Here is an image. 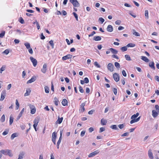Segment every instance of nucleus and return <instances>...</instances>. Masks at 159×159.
I'll use <instances>...</instances> for the list:
<instances>
[{
	"label": "nucleus",
	"instance_id": "f257e3e1",
	"mask_svg": "<svg viewBox=\"0 0 159 159\" xmlns=\"http://www.w3.org/2000/svg\"><path fill=\"white\" fill-rule=\"evenodd\" d=\"M0 153L5 155H8L10 157L13 156L11 150L9 149L2 150L0 151Z\"/></svg>",
	"mask_w": 159,
	"mask_h": 159
},
{
	"label": "nucleus",
	"instance_id": "f03ea898",
	"mask_svg": "<svg viewBox=\"0 0 159 159\" xmlns=\"http://www.w3.org/2000/svg\"><path fill=\"white\" fill-rule=\"evenodd\" d=\"M69 1L74 7H78L80 6V4L77 0H69Z\"/></svg>",
	"mask_w": 159,
	"mask_h": 159
},
{
	"label": "nucleus",
	"instance_id": "7ed1b4c3",
	"mask_svg": "<svg viewBox=\"0 0 159 159\" xmlns=\"http://www.w3.org/2000/svg\"><path fill=\"white\" fill-rule=\"evenodd\" d=\"M62 130H61L60 131V137L59 139L58 140V141L57 143V148L58 149L59 148V145L61 143V140L62 139Z\"/></svg>",
	"mask_w": 159,
	"mask_h": 159
},
{
	"label": "nucleus",
	"instance_id": "20e7f679",
	"mask_svg": "<svg viewBox=\"0 0 159 159\" xmlns=\"http://www.w3.org/2000/svg\"><path fill=\"white\" fill-rule=\"evenodd\" d=\"M114 67L113 65L111 63H109L107 65V69L111 72H112L113 71Z\"/></svg>",
	"mask_w": 159,
	"mask_h": 159
},
{
	"label": "nucleus",
	"instance_id": "39448f33",
	"mask_svg": "<svg viewBox=\"0 0 159 159\" xmlns=\"http://www.w3.org/2000/svg\"><path fill=\"white\" fill-rule=\"evenodd\" d=\"M99 152V151L98 150H96L95 151L90 153L88 155V157H93L98 153Z\"/></svg>",
	"mask_w": 159,
	"mask_h": 159
},
{
	"label": "nucleus",
	"instance_id": "423d86ee",
	"mask_svg": "<svg viewBox=\"0 0 159 159\" xmlns=\"http://www.w3.org/2000/svg\"><path fill=\"white\" fill-rule=\"evenodd\" d=\"M113 78L114 80L116 82H118L120 80L119 75L117 73H114L113 75Z\"/></svg>",
	"mask_w": 159,
	"mask_h": 159
},
{
	"label": "nucleus",
	"instance_id": "0eeeda50",
	"mask_svg": "<svg viewBox=\"0 0 159 159\" xmlns=\"http://www.w3.org/2000/svg\"><path fill=\"white\" fill-rule=\"evenodd\" d=\"M30 59L31 61L33 63L34 66V67H35L37 65V61L34 58L32 57H30Z\"/></svg>",
	"mask_w": 159,
	"mask_h": 159
},
{
	"label": "nucleus",
	"instance_id": "6e6552de",
	"mask_svg": "<svg viewBox=\"0 0 159 159\" xmlns=\"http://www.w3.org/2000/svg\"><path fill=\"white\" fill-rule=\"evenodd\" d=\"M6 96V92L5 90H3L2 91L1 94V98L0 99V101H2L5 98Z\"/></svg>",
	"mask_w": 159,
	"mask_h": 159
},
{
	"label": "nucleus",
	"instance_id": "1a4fd4ad",
	"mask_svg": "<svg viewBox=\"0 0 159 159\" xmlns=\"http://www.w3.org/2000/svg\"><path fill=\"white\" fill-rule=\"evenodd\" d=\"M30 107L31 109L30 113L31 114H34L36 112V109L34 106L32 105H30Z\"/></svg>",
	"mask_w": 159,
	"mask_h": 159
},
{
	"label": "nucleus",
	"instance_id": "9d476101",
	"mask_svg": "<svg viewBox=\"0 0 159 159\" xmlns=\"http://www.w3.org/2000/svg\"><path fill=\"white\" fill-rule=\"evenodd\" d=\"M72 55L70 54H68L66 55L63 57H62V60L63 61L66 60L67 59H70L72 58Z\"/></svg>",
	"mask_w": 159,
	"mask_h": 159
},
{
	"label": "nucleus",
	"instance_id": "9b49d317",
	"mask_svg": "<svg viewBox=\"0 0 159 159\" xmlns=\"http://www.w3.org/2000/svg\"><path fill=\"white\" fill-rule=\"evenodd\" d=\"M47 70V65L46 64H44L43 68L41 69V71L43 73H45Z\"/></svg>",
	"mask_w": 159,
	"mask_h": 159
},
{
	"label": "nucleus",
	"instance_id": "f8f14e48",
	"mask_svg": "<svg viewBox=\"0 0 159 159\" xmlns=\"http://www.w3.org/2000/svg\"><path fill=\"white\" fill-rule=\"evenodd\" d=\"M36 80V77L35 76H33L31 78L28 80L27 82V84H30L34 82Z\"/></svg>",
	"mask_w": 159,
	"mask_h": 159
},
{
	"label": "nucleus",
	"instance_id": "ddd939ff",
	"mask_svg": "<svg viewBox=\"0 0 159 159\" xmlns=\"http://www.w3.org/2000/svg\"><path fill=\"white\" fill-rule=\"evenodd\" d=\"M159 113V112H158L157 111H156L155 110H153L152 111V115L154 118L158 116Z\"/></svg>",
	"mask_w": 159,
	"mask_h": 159
},
{
	"label": "nucleus",
	"instance_id": "4468645a",
	"mask_svg": "<svg viewBox=\"0 0 159 159\" xmlns=\"http://www.w3.org/2000/svg\"><path fill=\"white\" fill-rule=\"evenodd\" d=\"M148 155L149 157L151 159H153V156L152 153V150L149 149L148 151Z\"/></svg>",
	"mask_w": 159,
	"mask_h": 159
},
{
	"label": "nucleus",
	"instance_id": "2eb2a0df",
	"mask_svg": "<svg viewBox=\"0 0 159 159\" xmlns=\"http://www.w3.org/2000/svg\"><path fill=\"white\" fill-rule=\"evenodd\" d=\"M63 120V118L61 117L60 118L59 116L58 117V119L57 120L56 122V124H60L61 123L62 120Z\"/></svg>",
	"mask_w": 159,
	"mask_h": 159
},
{
	"label": "nucleus",
	"instance_id": "dca6fc26",
	"mask_svg": "<svg viewBox=\"0 0 159 159\" xmlns=\"http://www.w3.org/2000/svg\"><path fill=\"white\" fill-rule=\"evenodd\" d=\"M107 30L109 32H112L113 30V28L112 25H109L107 28Z\"/></svg>",
	"mask_w": 159,
	"mask_h": 159
},
{
	"label": "nucleus",
	"instance_id": "f3484780",
	"mask_svg": "<svg viewBox=\"0 0 159 159\" xmlns=\"http://www.w3.org/2000/svg\"><path fill=\"white\" fill-rule=\"evenodd\" d=\"M85 105V102H84L82 103L80 105L81 112H83L85 111V108L84 107Z\"/></svg>",
	"mask_w": 159,
	"mask_h": 159
},
{
	"label": "nucleus",
	"instance_id": "a211bd4d",
	"mask_svg": "<svg viewBox=\"0 0 159 159\" xmlns=\"http://www.w3.org/2000/svg\"><path fill=\"white\" fill-rule=\"evenodd\" d=\"M25 154V152H20L19 155V157L17 159H22Z\"/></svg>",
	"mask_w": 159,
	"mask_h": 159
},
{
	"label": "nucleus",
	"instance_id": "6ab92c4d",
	"mask_svg": "<svg viewBox=\"0 0 159 159\" xmlns=\"http://www.w3.org/2000/svg\"><path fill=\"white\" fill-rule=\"evenodd\" d=\"M30 92L31 90L29 88L27 89L26 90V92L24 94V96L26 97L29 95Z\"/></svg>",
	"mask_w": 159,
	"mask_h": 159
},
{
	"label": "nucleus",
	"instance_id": "aec40b11",
	"mask_svg": "<svg viewBox=\"0 0 159 159\" xmlns=\"http://www.w3.org/2000/svg\"><path fill=\"white\" fill-rule=\"evenodd\" d=\"M107 121L104 118H102L101 120V124L102 125H106L107 123Z\"/></svg>",
	"mask_w": 159,
	"mask_h": 159
},
{
	"label": "nucleus",
	"instance_id": "412c9836",
	"mask_svg": "<svg viewBox=\"0 0 159 159\" xmlns=\"http://www.w3.org/2000/svg\"><path fill=\"white\" fill-rule=\"evenodd\" d=\"M154 65V63L153 61L150 62L149 63V66L151 68V69H152L153 70L155 69V67Z\"/></svg>",
	"mask_w": 159,
	"mask_h": 159
},
{
	"label": "nucleus",
	"instance_id": "4be33fe9",
	"mask_svg": "<svg viewBox=\"0 0 159 159\" xmlns=\"http://www.w3.org/2000/svg\"><path fill=\"white\" fill-rule=\"evenodd\" d=\"M109 50H110V51L113 54H116L118 53V51L114 48H110Z\"/></svg>",
	"mask_w": 159,
	"mask_h": 159
},
{
	"label": "nucleus",
	"instance_id": "5701e85b",
	"mask_svg": "<svg viewBox=\"0 0 159 159\" xmlns=\"http://www.w3.org/2000/svg\"><path fill=\"white\" fill-rule=\"evenodd\" d=\"M93 39L96 41H99L101 39V38L99 36H95L94 37Z\"/></svg>",
	"mask_w": 159,
	"mask_h": 159
},
{
	"label": "nucleus",
	"instance_id": "b1692460",
	"mask_svg": "<svg viewBox=\"0 0 159 159\" xmlns=\"http://www.w3.org/2000/svg\"><path fill=\"white\" fill-rule=\"evenodd\" d=\"M141 59L146 62H148L149 61V59L146 57L142 56H141Z\"/></svg>",
	"mask_w": 159,
	"mask_h": 159
},
{
	"label": "nucleus",
	"instance_id": "393cba45",
	"mask_svg": "<svg viewBox=\"0 0 159 159\" xmlns=\"http://www.w3.org/2000/svg\"><path fill=\"white\" fill-rule=\"evenodd\" d=\"M62 105L64 106L67 105V101L66 99H64L61 102Z\"/></svg>",
	"mask_w": 159,
	"mask_h": 159
},
{
	"label": "nucleus",
	"instance_id": "a878e982",
	"mask_svg": "<svg viewBox=\"0 0 159 159\" xmlns=\"http://www.w3.org/2000/svg\"><path fill=\"white\" fill-rule=\"evenodd\" d=\"M13 119L14 118L12 116V115H11L10 116V121H9V124L10 125H11L13 121Z\"/></svg>",
	"mask_w": 159,
	"mask_h": 159
},
{
	"label": "nucleus",
	"instance_id": "bb28decb",
	"mask_svg": "<svg viewBox=\"0 0 159 159\" xmlns=\"http://www.w3.org/2000/svg\"><path fill=\"white\" fill-rule=\"evenodd\" d=\"M39 122V120L38 118H35L34 121V125H37Z\"/></svg>",
	"mask_w": 159,
	"mask_h": 159
},
{
	"label": "nucleus",
	"instance_id": "cd10ccee",
	"mask_svg": "<svg viewBox=\"0 0 159 159\" xmlns=\"http://www.w3.org/2000/svg\"><path fill=\"white\" fill-rule=\"evenodd\" d=\"M133 34L134 35L136 36H140V34L139 33L136 32L134 30H133Z\"/></svg>",
	"mask_w": 159,
	"mask_h": 159
},
{
	"label": "nucleus",
	"instance_id": "c85d7f7f",
	"mask_svg": "<svg viewBox=\"0 0 159 159\" xmlns=\"http://www.w3.org/2000/svg\"><path fill=\"white\" fill-rule=\"evenodd\" d=\"M57 136V134L55 132H53L52 134V139H56Z\"/></svg>",
	"mask_w": 159,
	"mask_h": 159
},
{
	"label": "nucleus",
	"instance_id": "c756f323",
	"mask_svg": "<svg viewBox=\"0 0 159 159\" xmlns=\"http://www.w3.org/2000/svg\"><path fill=\"white\" fill-rule=\"evenodd\" d=\"M54 103L56 106H57L58 105V102L59 101L58 99L56 97H55L54 99Z\"/></svg>",
	"mask_w": 159,
	"mask_h": 159
},
{
	"label": "nucleus",
	"instance_id": "7c9ffc66",
	"mask_svg": "<svg viewBox=\"0 0 159 159\" xmlns=\"http://www.w3.org/2000/svg\"><path fill=\"white\" fill-rule=\"evenodd\" d=\"M17 136V134L16 133H14L12 134L11 136V139H13L15 137Z\"/></svg>",
	"mask_w": 159,
	"mask_h": 159
},
{
	"label": "nucleus",
	"instance_id": "2f4dec72",
	"mask_svg": "<svg viewBox=\"0 0 159 159\" xmlns=\"http://www.w3.org/2000/svg\"><path fill=\"white\" fill-rule=\"evenodd\" d=\"M27 49H29L30 48V44L29 43L27 42L24 43Z\"/></svg>",
	"mask_w": 159,
	"mask_h": 159
},
{
	"label": "nucleus",
	"instance_id": "473e14b6",
	"mask_svg": "<svg viewBox=\"0 0 159 159\" xmlns=\"http://www.w3.org/2000/svg\"><path fill=\"white\" fill-rule=\"evenodd\" d=\"M127 48L126 46H124L120 48V50L123 52H124L126 51L127 50Z\"/></svg>",
	"mask_w": 159,
	"mask_h": 159
},
{
	"label": "nucleus",
	"instance_id": "72a5a7b5",
	"mask_svg": "<svg viewBox=\"0 0 159 159\" xmlns=\"http://www.w3.org/2000/svg\"><path fill=\"white\" fill-rule=\"evenodd\" d=\"M110 128L114 129L117 130L118 129L116 125H112L110 126Z\"/></svg>",
	"mask_w": 159,
	"mask_h": 159
},
{
	"label": "nucleus",
	"instance_id": "f704fd0d",
	"mask_svg": "<svg viewBox=\"0 0 159 159\" xmlns=\"http://www.w3.org/2000/svg\"><path fill=\"white\" fill-rule=\"evenodd\" d=\"M135 46V44L132 43H129L127 45V47H133Z\"/></svg>",
	"mask_w": 159,
	"mask_h": 159
},
{
	"label": "nucleus",
	"instance_id": "c9c22d12",
	"mask_svg": "<svg viewBox=\"0 0 159 159\" xmlns=\"http://www.w3.org/2000/svg\"><path fill=\"white\" fill-rule=\"evenodd\" d=\"M5 117L4 114L3 115L1 118L0 120L2 122H3L5 120Z\"/></svg>",
	"mask_w": 159,
	"mask_h": 159
},
{
	"label": "nucleus",
	"instance_id": "e433bc0d",
	"mask_svg": "<svg viewBox=\"0 0 159 159\" xmlns=\"http://www.w3.org/2000/svg\"><path fill=\"white\" fill-rule=\"evenodd\" d=\"M45 92L46 93H49V89L48 86H46L44 87Z\"/></svg>",
	"mask_w": 159,
	"mask_h": 159
},
{
	"label": "nucleus",
	"instance_id": "4c0bfd02",
	"mask_svg": "<svg viewBox=\"0 0 159 159\" xmlns=\"http://www.w3.org/2000/svg\"><path fill=\"white\" fill-rule=\"evenodd\" d=\"M125 57L126 60L127 61H131V59L130 57L128 55H125Z\"/></svg>",
	"mask_w": 159,
	"mask_h": 159
},
{
	"label": "nucleus",
	"instance_id": "58836bf2",
	"mask_svg": "<svg viewBox=\"0 0 159 159\" xmlns=\"http://www.w3.org/2000/svg\"><path fill=\"white\" fill-rule=\"evenodd\" d=\"M5 66L4 65H3L2 66L0 69V72L1 73H2V72L5 70Z\"/></svg>",
	"mask_w": 159,
	"mask_h": 159
},
{
	"label": "nucleus",
	"instance_id": "ea45409f",
	"mask_svg": "<svg viewBox=\"0 0 159 159\" xmlns=\"http://www.w3.org/2000/svg\"><path fill=\"white\" fill-rule=\"evenodd\" d=\"M115 66L117 68H120V64L118 62H115Z\"/></svg>",
	"mask_w": 159,
	"mask_h": 159
},
{
	"label": "nucleus",
	"instance_id": "a19ab883",
	"mask_svg": "<svg viewBox=\"0 0 159 159\" xmlns=\"http://www.w3.org/2000/svg\"><path fill=\"white\" fill-rule=\"evenodd\" d=\"M5 34V32L4 31H2L1 33L0 34V37L2 38L4 36Z\"/></svg>",
	"mask_w": 159,
	"mask_h": 159
},
{
	"label": "nucleus",
	"instance_id": "79ce46f5",
	"mask_svg": "<svg viewBox=\"0 0 159 159\" xmlns=\"http://www.w3.org/2000/svg\"><path fill=\"white\" fill-rule=\"evenodd\" d=\"M49 44L51 46L52 48H54V43L53 42V41L51 40L49 42Z\"/></svg>",
	"mask_w": 159,
	"mask_h": 159
},
{
	"label": "nucleus",
	"instance_id": "37998d69",
	"mask_svg": "<svg viewBox=\"0 0 159 159\" xmlns=\"http://www.w3.org/2000/svg\"><path fill=\"white\" fill-rule=\"evenodd\" d=\"M73 14L74 15L75 17L76 20H77L78 21V16L76 13L75 12H73Z\"/></svg>",
	"mask_w": 159,
	"mask_h": 159
},
{
	"label": "nucleus",
	"instance_id": "c03bdc74",
	"mask_svg": "<svg viewBox=\"0 0 159 159\" xmlns=\"http://www.w3.org/2000/svg\"><path fill=\"white\" fill-rule=\"evenodd\" d=\"M148 10H145V16L146 17H147V18L148 19Z\"/></svg>",
	"mask_w": 159,
	"mask_h": 159
},
{
	"label": "nucleus",
	"instance_id": "a18cd8bd",
	"mask_svg": "<svg viewBox=\"0 0 159 159\" xmlns=\"http://www.w3.org/2000/svg\"><path fill=\"white\" fill-rule=\"evenodd\" d=\"M79 89L81 93H83L84 92V90L81 86H79Z\"/></svg>",
	"mask_w": 159,
	"mask_h": 159
},
{
	"label": "nucleus",
	"instance_id": "49530a36",
	"mask_svg": "<svg viewBox=\"0 0 159 159\" xmlns=\"http://www.w3.org/2000/svg\"><path fill=\"white\" fill-rule=\"evenodd\" d=\"M19 22L21 24H23L24 22V20L22 17H20L19 20Z\"/></svg>",
	"mask_w": 159,
	"mask_h": 159
},
{
	"label": "nucleus",
	"instance_id": "de8ad7c7",
	"mask_svg": "<svg viewBox=\"0 0 159 159\" xmlns=\"http://www.w3.org/2000/svg\"><path fill=\"white\" fill-rule=\"evenodd\" d=\"M132 119V120H131L130 121V123L131 124H132L134 123L137 122V121L136 120V119Z\"/></svg>",
	"mask_w": 159,
	"mask_h": 159
},
{
	"label": "nucleus",
	"instance_id": "09e8293b",
	"mask_svg": "<svg viewBox=\"0 0 159 159\" xmlns=\"http://www.w3.org/2000/svg\"><path fill=\"white\" fill-rule=\"evenodd\" d=\"M94 65L96 66L97 67H100V66L99 64H98V63L96 61L94 63Z\"/></svg>",
	"mask_w": 159,
	"mask_h": 159
},
{
	"label": "nucleus",
	"instance_id": "8fccbe9b",
	"mask_svg": "<svg viewBox=\"0 0 159 159\" xmlns=\"http://www.w3.org/2000/svg\"><path fill=\"white\" fill-rule=\"evenodd\" d=\"M118 127L121 129H122L124 127V124H120L118 125Z\"/></svg>",
	"mask_w": 159,
	"mask_h": 159
},
{
	"label": "nucleus",
	"instance_id": "3c124183",
	"mask_svg": "<svg viewBox=\"0 0 159 159\" xmlns=\"http://www.w3.org/2000/svg\"><path fill=\"white\" fill-rule=\"evenodd\" d=\"M155 108H156L157 111L159 113V106L158 105H156L155 106Z\"/></svg>",
	"mask_w": 159,
	"mask_h": 159
},
{
	"label": "nucleus",
	"instance_id": "603ef678",
	"mask_svg": "<svg viewBox=\"0 0 159 159\" xmlns=\"http://www.w3.org/2000/svg\"><path fill=\"white\" fill-rule=\"evenodd\" d=\"M105 130V129L104 127H101L100 128V130L99 131V133H101L102 132L104 131Z\"/></svg>",
	"mask_w": 159,
	"mask_h": 159
},
{
	"label": "nucleus",
	"instance_id": "864d4df0",
	"mask_svg": "<svg viewBox=\"0 0 159 159\" xmlns=\"http://www.w3.org/2000/svg\"><path fill=\"white\" fill-rule=\"evenodd\" d=\"M84 82L86 83H88L89 82V80L88 78L86 77L84 79Z\"/></svg>",
	"mask_w": 159,
	"mask_h": 159
},
{
	"label": "nucleus",
	"instance_id": "5fc2aeb1",
	"mask_svg": "<svg viewBox=\"0 0 159 159\" xmlns=\"http://www.w3.org/2000/svg\"><path fill=\"white\" fill-rule=\"evenodd\" d=\"M122 75H123V76H124V77L126 76L127 75H126V73L125 70H123L122 71Z\"/></svg>",
	"mask_w": 159,
	"mask_h": 159
},
{
	"label": "nucleus",
	"instance_id": "6e6d98bb",
	"mask_svg": "<svg viewBox=\"0 0 159 159\" xmlns=\"http://www.w3.org/2000/svg\"><path fill=\"white\" fill-rule=\"evenodd\" d=\"M121 81L123 85H124L125 84V78H123L121 80Z\"/></svg>",
	"mask_w": 159,
	"mask_h": 159
},
{
	"label": "nucleus",
	"instance_id": "4d7b16f0",
	"mask_svg": "<svg viewBox=\"0 0 159 159\" xmlns=\"http://www.w3.org/2000/svg\"><path fill=\"white\" fill-rule=\"evenodd\" d=\"M25 109L24 108H23L19 115L20 116H22V114H23L24 111Z\"/></svg>",
	"mask_w": 159,
	"mask_h": 159
},
{
	"label": "nucleus",
	"instance_id": "13d9d810",
	"mask_svg": "<svg viewBox=\"0 0 159 159\" xmlns=\"http://www.w3.org/2000/svg\"><path fill=\"white\" fill-rule=\"evenodd\" d=\"M113 92L115 95H116L117 93V90L116 89L114 88L113 89Z\"/></svg>",
	"mask_w": 159,
	"mask_h": 159
},
{
	"label": "nucleus",
	"instance_id": "bf43d9fd",
	"mask_svg": "<svg viewBox=\"0 0 159 159\" xmlns=\"http://www.w3.org/2000/svg\"><path fill=\"white\" fill-rule=\"evenodd\" d=\"M121 21L120 20H117L115 22V24L116 25H119L120 24Z\"/></svg>",
	"mask_w": 159,
	"mask_h": 159
},
{
	"label": "nucleus",
	"instance_id": "052dcab7",
	"mask_svg": "<svg viewBox=\"0 0 159 159\" xmlns=\"http://www.w3.org/2000/svg\"><path fill=\"white\" fill-rule=\"evenodd\" d=\"M99 20L102 23L105 20L102 17H100V18H99Z\"/></svg>",
	"mask_w": 159,
	"mask_h": 159
},
{
	"label": "nucleus",
	"instance_id": "680f3d73",
	"mask_svg": "<svg viewBox=\"0 0 159 159\" xmlns=\"http://www.w3.org/2000/svg\"><path fill=\"white\" fill-rule=\"evenodd\" d=\"M85 131H82L81 133L80 136L81 137L84 136L85 135Z\"/></svg>",
	"mask_w": 159,
	"mask_h": 159
},
{
	"label": "nucleus",
	"instance_id": "e2e57ef3",
	"mask_svg": "<svg viewBox=\"0 0 159 159\" xmlns=\"http://www.w3.org/2000/svg\"><path fill=\"white\" fill-rule=\"evenodd\" d=\"M95 33H96V32L94 31H93L92 32V33L91 34L89 35V37H90L92 36H93V35L94 34H95Z\"/></svg>",
	"mask_w": 159,
	"mask_h": 159
},
{
	"label": "nucleus",
	"instance_id": "0e129e2a",
	"mask_svg": "<svg viewBox=\"0 0 159 159\" xmlns=\"http://www.w3.org/2000/svg\"><path fill=\"white\" fill-rule=\"evenodd\" d=\"M3 53L7 55L9 53V50L8 49H6L3 52Z\"/></svg>",
	"mask_w": 159,
	"mask_h": 159
},
{
	"label": "nucleus",
	"instance_id": "69168bd1",
	"mask_svg": "<svg viewBox=\"0 0 159 159\" xmlns=\"http://www.w3.org/2000/svg\"><path fill=\"white\" fill-rule=\"evenodd\" d=\"M129 134V133L128 132L125 133H124L122 134L121 136L122 137L127 136Z\"/></svg>",
	"mask_w": 159,
	"mask_h": 159
},
{
	"label": "nucleus",
	"instance_id": "338daca9",
	"mask_svg": "<svg viewBox=\"0 0 159 159\" xmlns=\"http://www.w3.org/2000/svg\"><path fill=\"white\" fill-rule=\"evenodd\" d=\"M40 38L43 40L45 38V37L43 35V33H42L41 35Z\"/></svg>",
	"mask_w": 159,
	"mask_h": 159
},
{
	"label": "nucleus",
	"instance_id": "774afa93",
	"mask_svg": "<svg viewBox=\"0 0 159 159\" xmlns=\"http://www.w3.org/2000/svg\"><path fill=\"white\" fill-rule=\"evenodd\" d=\"M89 132L90 133L92 132V131H93L94 130L93 128L92 127H90L89 129Z\"/></svg>",
	"mask_w": 159,
	"mask_h": 159
}]
</instances>
